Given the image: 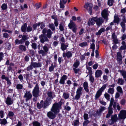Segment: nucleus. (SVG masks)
I'll list each match as a JSON object with an SVG mask.
<instances>
[{"label":"nucleus","instance_id":"nucleus-11","mask_svg":"<svg viewBox=\"0 0 126 126\" xmlns=\"http://www.w3.org/2000/svg\"><path fill=\"white\" fill-rule=\"evenodd\" d=\"M51 99L49 98H47L44 102L43 108H46L51 103Z\"/></svg>","mask_w":126,"mask_h":126},{"label":"nucleus","instance_id":"nucleus-55","mask_svg":"<svg viewBox=\"0 0 126 126\" xmlns=\"http://www.w3.org/2000/svg\"><path fill=\"white\" fill-rule=\"evenodd\" d=\"M32 124L33 126H40V124L37 122H33Z\"/></svg>","mask_w":126,"mask_h":126},{"label":"nucleus","instance_id":"nucleus-3","mask_svg":"<svg viewBox=\"0 0 126 126\" xmlns=\"http://www.w3.org/2000/svg\"><path fill=\"white\" fill-rule=\"evenodd\" d=\"M93 6V5L90 3L87 2L85 3L84 7L88 11L90 14L91 15L92 13V8Z\"/></svg>","mask_w":126,"mask_h":126},{"label":"nucleus","instance_id":"nucleus-27","mask_svg":"<svg viewBox=\"0 0 126 126\" xmlns=\"http://www.w3.org/2000/svg\"><path fill=\"white\" fill-rule=\"evenodd\" d=\"M27 26V24L26 23L22 25L21 28V30L23 32H26Z\"/></svg>","mask_w":126,"mask_h":126},{"label":"nucleus","instance_id":"nucleus-50","mask_svg":"<svg viewBox=\"0 0 126 126\" xmlns=\"http://www.w3.org/2000/svg\"><path fill=\"white\" fill-rule=\"evenodd\" d=\"M32 64L31 62V65L27 67V71H29L32 69L33 67L32 65Z\"/></svg>","mask_w":126,"mask_h":126},{"label":"nucleus","instance_id":"nucleus-32","mask_svg":"<svg viewBox=\"0 0 126 126\" xmlns=\"http://www.w3.org/2000/svg\"><path fill=\"white\" fill-rule=\"evenodd\" d=\"M1 8L3 10H6L7 8V4L6 3H3L1 5Z\"/></svg>","mask_w":126,"mask_h":126},{"label":"nucleus","instance_id":"nucleus-18","mask_svg":"<svg viewBox=\"0 0 126 126\" xmlns=\"http://www.w3.org/2000/svg\"><path fill=\"white\" fill-rule=\"evenodd\" d=\"M123 17L125 19V16H123ZM123 21L121 22L120 24L122 28V31L123 32H124L126 29L125 23L126 22V20L125 19H123Z\"/></svg>","mask_w":126,"mask_h":126},{"label":"nucleus","instance_id":"nucleus-33","mask_svg":"<svg viewBox=\"0 0 126 126\" xmlns=\"http://www.w3.org/2000/svg\"><path fill=\"white\" fill-rule=\"evenodd\" d=\"M79 64V62L78 60H76V62L74 63L73 66L75 67V68H77Z\"/></svg>","mask_w":126,"mask_h":126},{"label":"nucleus","instance_id":"nucleus-9","mask_svg":"<svg viewBox=\"0 0 126 126\" xmlns=\"http://www.w3.org/2000/svg\"><path fill=\"white\" fill-rule=\"evenodd\" d=\"M32 97V95L30 91H26L24 96V97L25 98V100L26 102H27L29 100H30Z\"/></svg>","mask_w":126,"mask_h":126},{"label":"nucleus","instance_id":"nucleus-26","mask_svg":"<svg viewBox=\"0 0 126 126\" xmlns=\"http://www.w3.org/2000/svg\"><path fill=\"white\" fill-rule=\"evenodd\" d=\"M44 101L43 100L41 101L40 103H37V106L39 109H40L42 108L43 106Z\"/></svg>","mask_w":126,"mask_h":126},{"label":"nucleus","instance_id":"nucleus-21","mask_svg":"<svg viewBox=\"0 0 126 126\" xmlns=\"http://www.w3.org/2000/svg\"><path fill=\"white\" fill-rule=\"evenodd\" d=\"M119 72L123 76L124 79H125L126 81V71L124 70H119Z\"/></svg>","mask_w":126,"mask_h":126},{"label":"nucleus","instance_id":"nucleus-42","mask_svg":"<svg viewBox=\"0 0 126 126\" xmlns=\"http://www.w3.org/2000/svg\"><path fill=\"white\" fill-rule=\"evenodd\" d=\"M63 96L65 99H67L69 97V95L68 94L66 93H64L63 94Z\"/></svg>","mask_w":126,"mask_h":126},{"label":"nucleus","instance_id":"nucleus-14","mask_svg":"<svg viewBox=\"0 0 126 126\" xmlns=\"http://www.w3.org/2000/svg\"><path fill=\"white\" fill-rule=\"evenodd\" d=\"M56 114L51 111L48 112L47 113V116L51 119H54L56 117Z\"/></svg>","mask_w":126,"mask_h":126},{"label":"nucleus","instance_id":"nucleus-37","mask_svg":"<svg viewBox=\"0 0 126 126\" xmlns=\"http://www.w3.org/2000/svg\"><path fill=\"white\" fill-rule=\"evenodd\" d=\"M86 69L88 71V73L89 75H92V68L90 66H86Z\"/></svg>","mask_w":126,"mask_h":126},{"label":"nucleus","instance_id":"nucleus-63","mask_svg":"<svg viewBox=\"0 0 126 126\" xmlns=\"http://www.w3.org/2000/svg\"><path fill=\"white\" fill-rule=\"evenodd\" d=\"M4 112L2 110L0 111V116L1 118H3L4 117Z\"/></svg>","mask_w":126,"mask_h":126},{"label":"nucleus","instance_id":"nucleus-41","mask_svg":"<svg viewBox=\"0 0 126 126\" xmlns=\"http://www.w3.org/2000/svg\"><path fill=\"white\" fill-rule=\"evenodd\" d=\"M15 42L16 44H22L23 43V42L21 39L20 40L16 39L15 40Z\"/></svg>","mask_w":126,"mask_h":126},{"label":"nucleus","instance_id":"nucleus-13","mask_svg":"<svg viewBox=\"0 0 126 126\" xmlns=\"http://www.w3.org/2000/svg\"><path fill=\"white\" fill-rule=\"evenodd\" d=\"M95 19L96 17H92V18L90 19L88 22V25L89 26L93 25L95 23L94 22H96Z\"/></svg>","mask_w":126,"mask_h":126},{"label":"nucleus","instance_id":"nucleus-5","mask_svg":"<svg viewBox=\"0 0 126 126\" xmlns=\"http://www.w3.org/2000/svg\"><path fill=\"white\" fill-rule=\"evenodd\" d=\"M42 32L45 35L46 33H47L46 36L49 38H51V35L53 33V32L50 29L47 30L46 28H44L43 29Z\"/></svg>","mask_w":126,"mask_h":126},{"label":"nucleus","instance_id":"nucleus-62","mask_svg":"<svg viewBox=\"0 0 126 126\" xmlns=\"http://www.w3.org/2000/svg\"><path fill=\"white\" fill-rule=\"evenodd\" d=\"M3 36L4 38H7L9 37V35L7 33L5 32L3 33Z\"/></svg>","mask_w":126,"mask_h":126},{"label":"nucleus","instance_id":"nucleus-8","mask_svg":"<svg viewBox=\"0 0 126 126\" xmlns=\"http://www.w3.org/2000/svg\"><path fill=\"white\" fill-rule=\"evenodd\" d=\"M125 111L124 110H122L120 111L118 114L119 120H124L126 118V114Z\"/></svg>","mask_w":126,"mask_h":126},{"label":"nucleus","instance_id":"nucleus-28","mask_svg":"<svg viewBox=\"0 0 126 126\" xmlns=\"http://www.w3.org/2000/svg\"><path fill=\"white\" fill-rule=\"evenodd\" d=\"M124 82V80L122 78H119L118 79L117 83L121 85H123Z\"/></svg>","mask_w":126,"mask_h":126},{"label":"nucleus","instance_id":"nucleus-16","mask_svg":"<svg viewBox=\"0 0 126 126\" xmlns=\"http://www.w3.org/2000/svg\"><path fill=\"white\" fill-rule=\"evenodd\" d=\"M32 63V65L33 67H40L42 66L41 63H40L33 62H31Z\"/></svg>","mask_w":126,"mask_h":126},{"label":"nucleus","instance_id":"nucleus-48","mask_svg":"<svg viewBox=\"0 0 126 126\" xmlns=\"http://www.w3.org/2000/svg\"><path fill=\"white\" fill-rule=\"evenodd\" d=\"M28 37L26 35H24L22 36V39L21 40H22V41L23 42V43H24L25 41L28 39Z\"/></svg>","mask_w":126,"mask_h":126},{"label":"nucleus","instance_id":"nucleus-39","mask_svg":"<svg viewBox=\"0 0 126 126\" xmlns=\"http://www.w3.org/2000/svg\"><path fill=\"white\" fill-rule=\"evenodd\" d=\"M107 86V85L106 84H104L99 89V90L102 92L106 88Z\"/></svg>","mask_w":126,"mask_h":126},{"label":"nucleus","instance_id":"nucleus-57","mask_svg":"<svg viewBox=\"0 0 126 126\" xmlns=\"http://www.w3.org/2000/svg\"><path fill=\"white\" fill-rule=\"evenodd\" d=\"M120 103L122 105H125L126 103V100L124 99H122L120 101Z\"/></svg>","mask_w":126,"mask_h":126},{"label":"nucleus","instance_id":"nucleus-30","mask_svg":"<svg viewBox=\"0 0 126 126\" xmlns=\"http://www.w3.org/2000/svg\"><path fill=\"white\" fill-rule=\"evenodd\" d=\"M68 46L67 45H65L64 44H61V48L63 50H65Z\"/></svg>","mask_w":126,"mask_h":126},{"label":"nucleus","instance_id":"nucleus-49","mask_svg":"<svg viewBox=\"0 0 126 126\" xmlns=\"http://www.w3.org/2000/svg\"><path fill=\"white\" fill-rule=\"evenodd\" d=\"M113 0H108V4L110 6H111L113 5Z\"/></svg>","mask_w":126,"mask_h":126},{"label":"nucleus","instance_id":"nucleus-25","mask_svg":"<svg viewBox=\"0 0 126 126\" xmlns=\"http://www.w3.org/2000/svg\"><path fill=\"white\" fill-rule=\"evenodd\" d=\"M83 87L84 88L87 92L89 91V90L88 89V84L87 82H85L83 84Z\"/></svg>","mask_w":126,"mask_h":126},{"label":"nucleus","instance_id":"nucleus-2","mask_svg":"<svg viewBox=\"0 0 126 126\" xmlns=\"http://www.w3.org/2000/svg\"><path fill=\"white\" fill-rule=\"evenodd\" d=\"M40 92L39 88L37 84H36L33 89L32 91V95L33 96L37 97L39 95Z\"/></svg>","mask_w":126,"mask_h":126},{"label":"nucleus","instance_id":"nucleus-20","mask_svg":"<svg viewBox=\"0 0 126 126\" xmlns=\"http://www.w3.org/2000/svg\"><path fill=\"white\" fill-rule=\"evenodd\" d=\"M72 54L71 52L68 51L66 53H63V56L64 57L66 56L68 58H70L72 56Z\"/></svg>","mask_w":126,"mask_h":126},{"label":"nucleus","instance_id":"nucleus-1","mask_svg":"<svg viewBox=\"0 0 126 126\" xmlns=\"http://www.w3.org/2000/svg\"><path fill=\"white\" fill-rule=\"evenodd\" d=\"M61 106V105L57 103H55L53 104L51 110L55 114H57L59 112V109Z\"/></svg>","mask_w":126,"mask_h":126},{"label":"nucleus","instance_id":"nucleus-10","mask_svg":"<svg viewBox=\"0 0 126 126\" xmlns=\"http://www.w3.org/2000/svg\"><path fill=\"white\" fill-rule=\"evenodd\" d=\"M95 20L97 25L99 26H100L104 22V20L101 17L97 18L96 17Z\"/></svg>","mask_w":126,"mask_h":126},{"label":"nucleus","instance_id":"nucleus-12","mask_svg":"<svg viewBox=\"0 0 126 126\" xmlns=\"http://www.w3.org/2000/svg\"><path fill=\"white\" fill-rule=\"evenodd\" d=\"M101 15L102 16L104 19H106V21L108 20L107 18L108 16V14L107 13V11L106 10H104L101 13Z\"/></svg>","mask_w":126,"mask_h":126},{"label":"nucleus","instance_id":"nucleus-43","mask_svg":"<svg viewBox=\"0 0 126 126\" xmlns=\"http://www.w3.org/2000/svg\"><path fill=\"white\" fill-rule=\"evenodd\" d=\"M19 48L22 50H23L25 51L26 50V48L25 46L22 45H21L19 46Z\"/></svg>","mask_w":126,"mask_h":126},{"label":"nucleus","instance_id":"nucleus-15","mask_svg":"<svg viewBox=\"0 0 126 126\" xmlns=\"http://www.w3.org/2000/svg\"><path fill=\"white\" fill-rule=\"evenodd\" d=\"M117 60L119 63L121 64L122 63V57L120 53L119 52H118L117 54Z\"/></svg>","mask_w":126,"mask_h":126},{"label":"nucleus","instance_id":"nucleus-60","mask_svg":"<svg viewBox=\"0 0 126 126\" xmlns=\"http://www.w3.org/2000/svg\"><path fill=\"white\" fill-rule=\"evenodd\" d=\"M105 109V108L104 107H101L100 109L98 111L99 113L103 111Z\"/></svg>","mask_w":126,"mask_h":126},{"label":"nucleus","instance_id":"nucleus-40","mask_svg":"<svg viewBox=\"0 0 126 126\" xmlns=\"http://www.w3.org/2000/svg\"><path fill=\"white\" fill-rule=\"evenodd\" d=\"M117 91L121 93V94L123 93V90L122 88L120 86H118L116 88Z\"/></svg>","mask_w":126,"mask_h":126},{"label":"nucleus","instance_id":"nucleus-34","mask_svg":"<svg viewBox=\"0 0 126 126\" xmlns=\"http://www.w3.org/2000/svg\"><path fill=\"white\" fill-rule=\"evenodd\" d=\"M114 92V89L113 88H110L108 90V92L109 93L113 94Z\"/></svg>","mask_w":126,"mask_h":126},{"label":"nucleus","instance_id":"nucleus-58","mask_svg":"<svg viewBox=\"0 0 126 126\" xmlns=\"http://www.w3.org/2000/svg\"><path fill=\"white\" fill-rule=\"evenodd\" d=\"M59 29L61 31H63L64 30L63 25L61 23L59 24Z\"/></svg>","mask_w":126,"mask_h":126},{"label":"nucleus","instance_id":"nucleus-17","mask_svg":"<svg viewBox=\"0 0 126 126\" xmlns=\"http://www.w3.org/2000/svg\"><path fill=\"white\" fill-rule=\"evenodd\" d=\"M102 74V72L101 70H98L95 73V77L98 78L101 76Z\"/></svg>","mask_w":126,"mask_h":126},{"label":"nucleus","instance_id":"nucleus-52","mask_svg":"<svg viewBox=\"0 0 126 126\" xmlns=\"http://www.w3.org/2000/svg\"><path fill=\"white\" fill-rule=\"evenodd\" d=\"M54 66L53 65V64L52 63L51 64V66L49 67V71L50 72L52 71L54 69Z\"/></svg>","mask_w":126,"mask_h":126},{"label":"nucleus","instance_id":"nucleus-7","mask_svg":"<svg viewBox=\"0 0 126 126\" xmlns=\"http://www.w3.org/2000/svg\"><path fill=\"white\" fill-rule=\"evenodd\" d=\"M82 88L80 87L78 88L76 91V94L75 96V99L78 100L80 98V96L82 94Z\"/></svg>","mask_w":126,"mask_h":126},{"label":"nucleus","instance_id":"nucleus-54","mask_svg":"<svg viewBox=\"0 0 126 126\" xmlns=\"http://www.w3.org/2000/svg\"><path fill=\"white\" fill-rule=\"evenodd\" d=\"M7 122V121L5 119H2L0 122V124H1L5 125Z\"/></svg>","mask_w":126,"mask_h":126},{"label":"nucleus","instance_id":"nucleus-46","mask_svg":"<svg viewBox=\"0 0 126 126\" xmlns=\"http://www.w3.org/2000/svg\"><path fill=\"white\" fill-rule=\"evenodd\" d=\"M88 45L86 42H83L79 44V45L81 47H83L87 46Z\"/></svg>","mask_w":126,"mask_h":126},{"label":"nucleus","instance_id":"nucleus-64","mask_svg":"<svg viewBox=\"0 0 126 126\" xmlns=\"http://www.w3.org/2000/svg\"><path fill=\"white\" fill-rule=\"evenodd\" d=\"M90 122L89 121L87 120L85 121L83 123V126H87V124Z\"/></svg>","mask_w":126,"mask_h":126},{"label":"nucleus","instance_id":"nucleus-45","mask_svg":"<svg viewBox=\"0 0 126 126\" xmlns=\"http://www.w3.org/2000/svg\"><path fill=\"white\" fill-rule=\"evenodd\" d=\"M108 113H110V114H111L113 113V111L112 110V107H109L108 108Z\"/></svg>","mask_w":126,"mask_h":126},{"label":"nucleus","instance_id":"nucleus-44","mask_svg":"<svg viewBox=\"0 0 126 126\" xmlns=\"http://www.w3.org/2000/svg\"><path fill=\"white\" fill-rule=\"evenodd\" d=\"M48 26L52 31H54L55 29L54 26L53 24H49V25Z\"/></svg>","mask_w":126,"mask_h":126},{"label":"nucleus","instance_id":"nucleus-6","mask_svg":"<svg viewBox=\"0 0 126 126\" xmlns=\"http://www.w3.org/2000/svg\"><path fill=\"white\" fill-rule=\"evenodd\" d=\"M39 38L40 42L43 44L45 42H48L49 41L48 38L43 34L40 35Z\"/></svg>","mask_w":126,"mask_h":126},{"label":"nucleus","instance_id":"nucleus-61","mask_svg":"<svg viewBox=\"0 0 126 126\" xmlns=\"http://www.w3.org/2000/svg\"><path fill=\"white\" fill-rule=\"evenodd\" d=\"M59 4L60 5V8H64V4L62 3V1L61 0L60 1Z\"/></svg>","mask_w":126,"mask_h":126},{"label":"nucleus","instance_id":"nucleus-4","mask_svg":"<svg viewBox=\"0 0 126 126\" xmlns=\"http://www.w3.org/2000/svg\"><path fill=\"white\" fill-rule=\"evenodd\" d=\"M119 119L116 114H115L111 116L110 120L108 121V123L110 125H112L117 122Z\"/></svg>","mask_w":126,"mask_h":126},{"label":"nucleus","instance_id":"nucleus-24","mask_svg":"<svg viewBox=\"0 0 126 126\" xmlns=\"http://www.w3.org/2000/svg\"><path fill=\"white\" fill-rule=\"evenodd\" d=\"M105 31V29L104 28H102L99 30L97 32H96L95 34L97 35H100L102 33L104 32Z\"/></svg>","mask_w":126,"mask_h":126},{"label":"nucleus","instance_id":"nucleus-31","mask_svg":"<svg viewBox=\"0 0 126 126\" xmlns=\"http://www.w3.org/2000/svg\"><path fill=\"white\" fill-rule=\"evenodd\" d=\"M119 19L118 16L115 15L114 16V22L118 23L119 22Z\"/></svg>","mask_w":126,"mask_h":126},{"label":"nucleus","instance_id":"nucleus-51","mask_svg":"<svg viewBox=\"0 0 126 126\" xmlns=\"http://www.w3.org/2000/svg\"><path fill=\"white\" fill-rule=\"evenodd\" d=\"M73 68L74 72L76 74L79 73V72L80 71V69L79 68Z\"/></svg>","mask_w":126,"mask_h":126},{"label":"nucleus","instance_id":"nucleus-23","mask_svg":"<svg viewBox=\"0 0 126 126\" xmlns=\"http://www.w3.org/2000/svg\"><path fill=\"white\" fill-rule=\"evenodd\" d=\"M68 26L70 29H71L76 26L75 23L72 20H71L68 24Z\"/></svg>","mask_w":126,"mask_h":126},{"label":"nucleus","instance_id":"nucleus-56","mask_svg":"<svg viewBox=\"0 0 126 126\" xmlns=\"http://www.w3.org/2000/svg\"><path fill=\"white\" fill-rule=\"evenodd\" d=\"M43 49L46 53L47 52L48 50V48L46 45H45L43 46Z\"/></svg>","mask_w":126,"mask_h":126},{"label":"nucleus","instance_id":"nucleus-36","mask_svg":"<svg viewBox=\"0 0 126 126\" xmlns=\"http://www.w3.org/2000/svg\"><path fill=\"white\" fill-rule=\"evenodd\" d=\"M47 94L48 96L50 98H51V99L53 98L52 95L53 94L52 92L50 91H48L47 93Z\"/></svg>","mask_w":126,"mask_h":126},{"label":"nucleus","instance_id":"nucleus-35","mask_svg":"<svg viewBox=\"0 0 126 126\" xmlns=\"http://www.w3.org/2000/svg\"><path fill=\"white\" fill-rule=\"evenodd\" d=\"M104 96L105 98L108 100L109 101L110 99V95L107 93H106L104 94Z\"/></svg>","mask_w":126,"mask_h":126},{"label":"nucleus","instance_id":"nucleus-38","mask_svg":"<svg viewBox=\"0 0 126 126\" xmlns=\"http://www.w3.org/2000/svg\"><path fill=\"white\" fill-rule=\"evenodd\" d=\"M23 88V86L22 85L20 84H17L16 86V89L17 90H21Z\"/></svg>","mask_w":126,"mask_h":126},{"label":"nucleus","instance_id":"nucleus-29","mask_svg":"<svg viewBox=\"0 0 126 126\" xmlns=\"http://www.w3.org/2000/svg\"><path fill=\"white\" fill-rule=\"evenodd\" d=\"M102 92L99 91L98 90L97 92V93L95 95V99H96L98 98L99 97L101 94Z\"/></svg>","mask_w":126,"mask_h":126},{"label":"nucleus","instance_id":"nucleus-19","mask_svg":"<svg viewBox=\"0 0 126 126\" xmlns=\"http://www.w3.org/2000/svg\"><path fill=\"white\" fill-rule=\"evenodd\" d=\"M67 77L65 75H63L61 77L59 81L60 83L62 84H64L65 83V80L67 79Z\"/></svg>","mask_w":126,"mask_h":126},{"label":"nucleus","instance_id":"nucleus-47","mask_svg":"<svg viewBox=\"0 0 126 126\" xmlns=\"http://www.w3.org/2000/svg\"><path fill=\"white\" fill-rule=\"evenodd\" d=\"M40 23H36L33 25L32 26L34 30H35L36 29L37 27L39 26H40Z\"/></svg>","mask_w":126,"mask_h":126},{"label":"nucleus","instance_id":"nucleus-53","mask_svg":"<svg viewBox=\"0 0 126 126\" xmlns=\"http://www.w3.org/2000/svg\"><path fill=\"white\" fill-rule=\"evenodd\" d=\"M90 80L92 83H93L94 80V77L92 76V75H90L89 76Z\"/></svg>","mask_w":126,"mask_h":126},{"label":"nucleus","instance_id":"nucleus-22","mask_svg":"<svg viewBox=\"0 0 126 126\" xmlns=\"http://www.w3.org/2000/svg\"><path fill=\"white\" fill-rule=\"evenodd\" d=\"M6 103L7 105H11L13 103V101L11 98L7 97L6 99Z\"/></svg>","mask_w":126,"mask_h":126},{"label":"nucleus","instance_id":"nucleus-59","mask_svg":"<svg viewBox=\"0 0 126 126\" xmlns=\"http://www.w3.org/2000/svg\"><path fill=\"white\" fill-rule=\"evenodd\" d=\"M95 47V45L94 43H92L91 44L90 46V48L93 49L92 51H94V50Z\"/></svg>","mask_w":126,"mask_h":126}]
</instances>
